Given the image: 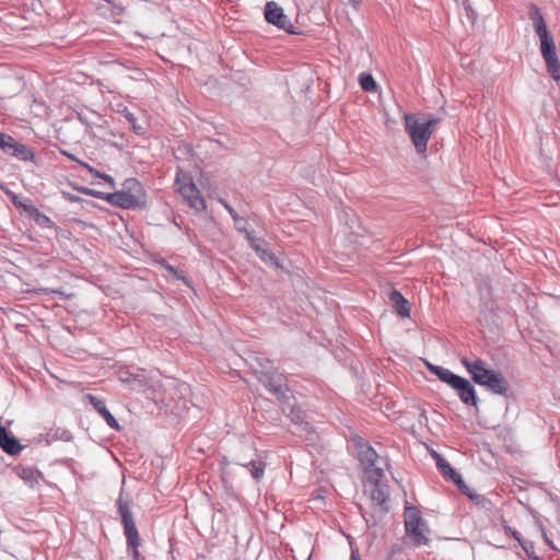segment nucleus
I'll list each match as a JSON object with an SVG mask.
<instances>
[{
  "instance_id": "16",
  "label": "nucleus",
  "mask_w": 560,
  "mask_h": 560,
  "mask_svg": "<svg viewBox=\"0 0 560 560\" xmlns=\"http://www.w3.org/2000/svg\"><path fill=\"white\" fill-rule=\"evenodd\" d=\"M0 447L11 456L18 455L23 450L20 441L2 425H0Z\"/></svg>"
},
{
  "instance_id": "43",
  "label": "nucleus",
  "mask_w": 560,
  "mask_h": 560,
  "mask_svg": "<svg viewBox=\"0 0 560 560\" xmlns=\"http://www.w3.org/2000/svg\"><path fill=\"white\" fill-rule=\"evenodd\" d=\"M62 155L67 156L69 160L73 161V162H77L79 165H80V162H83L82 160H80L79 158H77L74 154L66 151V150H61L60 151Z\"/></svg>"
},
{
  "instance_id": "48",
  "label": "nucleus",
  "mask_w": 560,
  "mask_h": 560,
  "mask_svg": "<svg viewBox=\"0 0 560 560\" xmlns=\"http://www.w3.org/2000/svg\"><path fill=\"white\" fill-rule=\"evenodd\" d=\"M432 456L434 457L435 463H438V458H439V456H442V455H441V454H439L438 452L433 451V452H432Z\"/></svg>"
},
{
  "instance_id": "2",
  "label": "nucleus",
  "mask_w": 560,
  "mask_h": 560,
  "mask_svg": "<svg viewBox=\"0 0 560 560\" xmlns=\"http://www.w3.org/2000/svg\"><path fill=\"white\" fill-rule=\"evenodd\" d=\"M116 505L117 513L124 526L128 553L132 557L133 560H145V558L139 552L141 538L130 511V501L124 498L122 491L116 501Z\"/></svg>"
},
{
  "instance_id": "1",
  "label": "nucleus",
  "mask_w": 560,
  "mask_h": 560,
  "mask_svg": "<svg viewBox=\"0 0 560 560\" xmlns=\"http://www.w3.org/2000/svg\"><path fill=\"white\" fill-rule=\"evenodd\" d=\"M460 363L466 368L476 384L487 387L492 394L508 395L509 383L505 377L500 372L487 369L483 360L470 361L468 358L462 357Z\"/></svg>"
},
{
  "instance_id": "23",
  "label": "nucleus",
  "mask_w": 560,
  "mask_h": 560,
  "mask_svg": "<svg viewBox=\"0 0 560 560\" xmlns=\"http://www.w3.org/2000/svg\"><path fill=\"white\" fill-rule=\"evenodd\" d=\"M244 467L248 469L252 477L255 480H260L264 477L266 464L262 460H250L246 464H242Z\"/></svg>"
},
{
  "instance_id": "10",
  "label": "nucleus",
  "mask_w": 560,
  "mask_h": 560,
  "mask_svg": "<svg viewBox=\"0 0 560 560\" xmlns=\"http://www.w3.org/2000/svg\"><path fill=\"white\" fill-rule=\"evenodd\" d=\"M257 380L272 394L280 402L289 400V388L285 384V376L277 369L271 372H264Z\"/></svg>"
},
{
  "instance_id": "45",
  "label": "nucleus",
  "mask_w": 560,
  "mask_h": 560,
  "mask_svg": "<svg viewBox=\"0 0 560 560\" xmlns=\"http://www.w3.org/2000/svg\"><path fill=\"white\" fill-rule=\"evenodd\" d=\"M350 560H361L360 553L358 550H352L350 555Z\"/></svg>"
},
{
  "instance_id": "15",
  "label": "nucleus",
  "mask_w": 560,
  "mask_h": 560,
  "mask_svg": "<svg viewBox=\"0 0 560 560\" xmlns=\"http://www.w3.org/2000/svg\"><path fill=\"white\" fill-rule=\"evenodd\" d=\"M86 400L90 402V405L100 413L107 425L114 430H120V425L118 421L115 419V417L110 413V411L106 408V405L103 399L98 398L97 396L93 394H88L85 396Z\"/></svg>"
},
{
  "instance_id": "19",
  "label": "nucleus",
  "mask_w": 560,
  "mask_h": 560,
  "mask_svg": "<svg viewBox=\"0 0 560 560\" xmlns=\"http://www.w3.org/2000/svg\"><path fill=\"white\" fill-rule=\"evenodd\" d=\"M16 474L30 487L37 485L38 479L43 477V474L38 469L30 466H19Z\"/></svg>"
},
{
  "instance_id": "25",
  "label": "nucleus",
  "mask_w": 560,
  "mask_h": 560,
  "mask_svg": "<svg viewBox=\"0 0 560 560\" xmlns=\"http://www.w3.org/2000/svg\"><path fill=\"white\" fill-rule=\"evenodd\" d=\"M451 481H453L459 491L466 494L469 499L474 501H479L481 499V495L472 492L471 489L464 482L459 474H457Z\"/></svg>"
},
{
  "instance_id": "28",
  "label": "nucleus",
  "mask_w": 560,
  "mask_h": 560,
  "mask_svg": "<svg viewBox=\"0 0 560 560\" xmlns=\"http://www.w3.org/2000/svg\"><path fill=\"white\" fill-rule=\"evenodd\" d=\"M528 18L532 21L534 27L546 24L540 9L535 3H530L528 7Z\"/></svg>"
},
{
  "instance_id": "27",
  "label": "nucleus",
  "mask_w": 560,
  "mask_h": 560,
  "mask_svg": "<svg viewBox=\"0 0 560 560\" xmlns=\"http://www.w3.org/2000/svg\"><path fill=\"white\" fill-rule=\"evenodd\" d=\"M436 467L444 478L452 480L458 472L453 469L451 464L443 457L439 456Z\"/></svg>"
},
{
  "instance_id": "49",
  "label": "nucleus",
  "mask_w": 560,
  "mask_h": 560,
  "mask_svg": "<svg viewBox=\"0 0 560 560\" xmlns=\"http://www.w3.org/2000/svg\"><path fill=\"white\" fill-rule=\"evenodd\" d=\"M104 1L107 2L110 5H114L113 0H104Z\"/></svg>"
},
{
  "instance_id": "9",
  "label": "nucleus",
  "mask_w": 560,
  "mask_h": 560,
  "mask_svg": "<svg viewBox=\"0 0 560 560\" xmlns=\"http://www.w3.org/2000/svg\"><path fill=\"white\" fill-rule=\"evenodd\" d=\"M405 528L406 534L411 538L416 546H423L429 542V538L423 534L421 527L424 525L419 510L415 506L405 508Z\"/></svg>"
},
{
  "instance_id": "13",
  "label": "nucleus",
  "mask_w": 560,
  "mask_h": 560,
  "mask_svg": "<svg viewBox=\"0 0 560 560\" xmlns=\"http://www.w3.org/2000/svg\"><path fill=\"white\" fill-rule=\"evenodd\" d=\"M282 404L283 412L290 418L291 422L295 424L301 432H313V427L305 420L306 415L303 409H301L295 404H290L289 400H285V402Z\"/></svg>"
},
{
  "instance_id": "21",
  "label": "nucleus",
  "mask_w": 560,
  "mask_h": 560,
  "mask_svg": "<svg viewBox=\"0 0 560 560\" xmlns=\"http://www.w3.org/2000/svg\"><path fill=\"white\" fill-rule=\"evenodd\" d=\"M10 155L15 156L21 161H34L35 159V153L33 150L18 141L15 142Z\"/></svg>"
},
{
  "instance_id": "18",
  "label": "nucleus",
  "mask_w": 560,
  "mask_h": 560,
  "mask_svg": "<svg viewBox=\"0 0 560 560\" xmlns=\"http://www.w3.org/2000/svg\"><path fill=\"white\" fill-rule=\"evenodd\" d=\"M389 300L393 303L395 312L401 317L410 316V304L398 290L389 293Z\"/></svg>"
},
{
  "instance_id": "39",
  "label": "nucleus",
  "mask_w": 560,
  "mask_h": 560,
  "mask_svg": "<svg viewBox=\"0 0 560 560\" xmlns=\"http://www.w3.org/2000/svg\"><path fill=\"white\" fill-rule=\"evenodd\" d=\"M80 166L85 168L92 176H94L96 178H102V176H105V173L100 172L98 170L94 168L86 162H80Z\"/></svg>"
},
{
  "instance_id": "44",
  "label": "nucleus",
  "mask_w": 560,
  "mask_h": 560,
  "mask_svg": "<svg viewBox=\"0 0 560 560\" xmlns=\"http://www.w3.org/2000/svg\"><path fill=\"white\" fill-rule=\"evenodd\" d=\"M428 369L431 373H433L434 375H436V371L438 370H442L443 366H439V365H433V364H428Z\"/></svg>"
},
{
  "instance_id": "33",
  "label": "nucleus",
  "mask_w": 560,
  "mask_h": 560,
  "mask_svg": "<svg viewBox=\"0 0 560 560\" xmlns=\"http://www.w3.org/2000/svg\"><path fill=\"white\" fill-rule=\"evenodd\" d=\"M249 246L255 250L256 254H260V250L264 248L265 241L262 238L255 237L252 232H246L244 234Z\"/></svg>"
},
{
  "instance_id": "14",
  "label": "nucleus",
  "mask_w": 560,
  "mask_h": 560,
  "mask_svg": "<svg viewBox=\"0 0 560 560\" xmlns=\"http://www.w3.org/2000/svg\"><path fill=\"white\" fill-rule=\"evenodd\" d=\"M357 457L361 466L371 475V471L375 469V463L378 458L376 451L366 442H359L357 445Z\"/></svg>"
},
{
  "instance_id": "17",
  "label": "nucleus",
  "mask_w": 560,
  "mask_h": 560,
  "mask_svg": "<svg viewBox=\"0 0 560 560\" xmlns=\"http://www.w3.org/2000/svg\"><path fill=\"white\" fill-rule=\"evenodd\" d=\"M463 404L477 407L478 397L474 385L463 377L454 388Z\"/></svg>"
},
{
  "instance_id": "35",
  "label": "nucleus",
  "mask_w": 560,
  "mask_h": 560,
  "mask_svg": "<svg viewBox=\"0 0 560 560\" xmlns=\"http://www.w3.org/2000/svg\"><path fill=\"white\" fill-rule=\"evenodd\" d=\"M162 266L168 271L171 276H173L177 280H183L184 282H187V278L184 275L183 271L178 270L176 267L170 265L165 260L162 261Z\"/></svg>"
},
{
  "instance_id": "31",
  "label": "nucleus",
  "mask_w": 560,
  "mask_h": 560,
  "mask_svg": "<svg viewBox=\"0 0 560 560\" xmlns=\"http://www.w3.org/2000/svg\"><path fill=\"white\" fill-rule=\"evenodd\" d=\"M15 142L16 141L12 136L0 131V149L4 153L10 155Z\"/></svg>"
},
{
  "instance_id": "29",
  "label": "nucleus",
  "mask_w": 560,
  "mask_h": 560,
  "mask_svg": "<svg viewBox=\"0 0 560 560\" xmlns=\"http://www.w3.org/2000/svg\"><path fill=\"white\" fill-rule=\"evenodd\" d=\"M359 83L361 88L366 92H374L377 89V84L372 74L362 72L359 75Z\"/></svg>"
},
{
  "instance_id": "5",
  "label": "nucleus",
  "mask_w": 560,
  "mask_h": 560,
  "mask_svg": "<svg viewBox=\"0 0 560 560\" xmlns=\"http://www.w3.org/2000/svg\"><path fill=\"white\" fill-rule=\"evenodd\" d=\"M534 30L540 39V52L546 62L547 71L556 82L560 83V60L557 55L553 37L546 24L538 25Z\"/></svg>"
},
{
  "instance_id": "4",
  "label": "nucleus",
  "mask_w": 560,
  "mask_h": 560,
  "mask_svg": "<svg viewBox=\"0 0 560 560\" xmlns=\"http://www.w3.org/2000/svg\"><path fill=\"white\" fill-rule=\"evenodd\" d=\"M127 190L106 195V200L115 207L124 209L141 208L145 205V194L142 185L136 178H128L124 183Z\"/></svg>"
},
{
  "instance_id": "40",
  "label": "nucleus",
  "mask_w": 560,
  "mask_h": 560,
  "mask_svg": "<svg viewBox=\"0 0 560 560\" xmlns=\"http://www.w3.org/2000/svg\"><path fill=\"white\" fill-rule=\"evenodd\" d=\"M503 529L506 534H510L511 536H513L520 545H521V541H525L524 539H522L521 534L517 530L513 529L511 526L504 524Z\"/></svg>"
},
{
  "instance_id": "41",
  "label": "nucleus",
  "mask_w": 560,
  "mask_h": 560,
  "mask_svg": "<svg viewBox=\"0 0 560 560\" xmlns=\"http://www.w3.org/2000/svg\"><path fill=\"white\" fill-rule=\"evenodd\" d=\"M264 261H268V260H275L276 259V256L272 252H270L269 249H266V248H262L260 250V254H257Z\"/></svg>"
},
{
  "instance_id": "26",
  "label": "nucleus",
  "mask_w": 560,
  "mask_h": 560,
  "mask_svg": "<svg viewBox=\"0 0 560 560\" xmlns=\"http://www.w3.org/2000/svg\"><path fill=\"white\" fill-rule=\"evenodd\" d=\"M26 213L31 218H33L39 225L52 226L54 224L50 218L42 213L35 206L28 207V209H26Z\"/></svg>"
},
{
  "instance_id": "30",
  "label": "nucleus",
  "mask_w": 560,
  "mask_h": 560,
  "mask_svg": "<svg viewBox=\"0 0 560 560\" xmlns=\"http://www.w3.org/2000/svg\"><path fill=\"white\" fill-rule=\"evenodd\" d=\"M71 439V433L63 429H56V430H49V432L46 433V442L51 443L52 441L57 440H63L69 441Z\"/></svg>"
},
{
  "instance_id": "20",
  "label": "nucleus",
  "mask_w": 560,
  "mask_h": 560,
  "mask_svg": "<svg viewBox=\"0 0 560 560\" xmlns=\"http://www.w3.org/2000/svg\"><path fill=\"white\" fill-rule=\"evenodd\" d=\"M252 369L256 376H262L264 372L275 371L272 362L265 357H254L252 360Z\"/></svg>"
},
{
  "instance_id": "46",
  "label": "nucleus",
  "mask_w": 560,
  "mask_h": 560,
  "mask_svg": "<svg viewBox=\"0 0 560 560\" xmlns=\"http://www.w3.org/2000/svg\"><path fill=\"white\" fill-rule=\"evenodd\" d=\"M102 179L105 180L106 183H108L109 185L114 186L115 182H114V178L107 174H105V176H102Z\"/></svg>"
},
{
  "instance_id": "11",
  "label": "nucleus",
  "mask_w": 560,
  "mask_h": 560,
  "mask_svg": "<svg viewBox=\"0 0 560 560\" xmlns=\"http://www.w3.org/2000/svg\"><path fill=\"white\" fill-rule=\"evenodd\" d=\"M265 19L268 23L285 31L289 34H296L293 24L283 9L275 1H269L265 5Z\"/></svg>"
},
{
  "instance_id": "24",
  "label": "nucleus",
  "mask_w": 560,
  "mask_h": 560,
  "mask_svg": "<svg viewBox=\"0 0 560 560\" xmlns=\"http://www.w3.org/2000/svg\"><path fill=\"white\" fill-rule=\"evenodd\" d=\"M436 376L440 381L448 384L452 388L458 384V382L463 378L462 376L453 373L448 369L443 368L442 370L436 371Z\"/></svg>"
},
{
  "instance_id": "3",
  "label": "nucleus",
  "mask_w": 560,
  "mask_h": 560,
  "mask_svg": "<svg viewBox=\"0 0 560 560\" xmlns=\"http://www.w3.org/2000/svg\"><path fill=\"white\" fill-rule=\"evenodd\" d=\"M404 118L406 131L410 137L416 151L420 154L424 153L428 149V142L432 136V128L440 122V118L430 117L428 119H420L412 114H405Z\"/></svg>"
},
{
  "instance_id": "8",
  "label": "nucleus",
  "mask_w": 560,
  "mask_h": 560,
  "mask_svg": "<svg viewBox=\"0 0 560 560\" xmlns=\"http://www.w3.org/2000/svg\"><path fill=\"white\" fill-rule=\"evenodd\" d=\"M176 185L178 186V192L190 208L196 211H203L206 209V201L189 175L178 171L176 174Z\"/></svg>"
},
{
  "instance_id": "47",
  "label": "nucleus",
  "mask_w": 560,
  "mask_h": 560,
  "mask_svg": "<svg viewBox=\"0 0 560 560\" xmlns=\"http://www.w3.org/2000/svg\"><path fill=\"white\" fill-rule=\"evenodd\" d=\"M353 8H358L361 3V0H347Z\"/></svg>"
},
{
  "instance_id": "7",
  "label": "nucleus",
  "mask_w": 560,
  "mask_h": 560,
  "mask_svg": "<svg viewBox=\"0 0 560 560\" xmlns=\"http://www.w3.org/2000/svg\"><path fill=\"white\" fill-rule=\"evenodd\" d=\"M384 477V471L382 468H375L369 475V482L372 485L370 491V500L372 502L373 509H375L380 514H386L389 511V492L388 487L386 485L381 483V479Z\"/></svg>"
},
{
  "instance_id": "42",
  "label": "nucleus",
  "mask_w": 560,
  "mask_h": 560,
  "mask_svg": "<svg viewBox=\"0 0 560 560\" xmlns=\"http://www.w3.org/2000/svg\"><path fill=\"white\" fill-rule=\"evenodd\" d=\"M464 5H465V10H466V13H467V16L469 20H471L472 22L475 21L476 19V13L475 11L471 9V7L469 5L468 1H465L464 2Z\"/></svg>"
},
{
  "instance_id": "34",
  "label": "nucleus",
  "mask_w": 560,
  "mask_h": 560,
  "mask_svg": "<svg viewBox=\"0 0 560 560\" xmlns=\"http://www.w3.org/2000/svg\"><path fill=\"white\" fill-rule=\"evenodd\" d=\"M521 547L525 551L528 560H544L540 557H538L535 552V546L534 542L530 540L527 541H521Z\"/></svg>"
},
{
  "instance_id": "12",
  "label": "nucleus",
  "mask_w": 560,
  "mask_h": 560,
  "mask_svg": "<svg viewBox=\"0 0 560 560\" xmlns=\"http://www.w3.org/2000/svg\"><path fill=\"white\" fill-rule=\"evenodd\" d=\"M118 380L138 392H143L149 387V378L143 369H137L133 372L129 368H121L118 371Z\"/></svg>"
},
{
  "instance_id": "38",
  "label": "nucleus",
  "mask_w": 560,
  "mask_h": 560,
  "mask_svg": "<svg viewBox=\"0 0 560 560\" xmlns=\"http://www.w3.org/2000/svg\"><path fill=\"white\" fill-rule=\"evenodd\" d=\"M537 524L539 526V529H540V533H541V536L546 542V545L551 548L552 550H557L556 546L553 545L552 540L548 537L547 535V532H546V528L545 526L542 525L541 522L537 521Z\"/></svg>"
},
{
  "instance_id": "36",
  "label": "nucleus",
  "mask_w": 560,
  "mask_h": 560,
  "mask_svg": "<svg viewBox=\"0 0 560 560\" xmlns=\"http://www.w3.org/2000/svg\"><path fill=\"white\" fill-rule=\"evenodd\" d=\"M124 116L127 119V121L131 125L133 131L137 135L143 133V128L137 124V118L135 117V115L131 112L126 110Z\"/></svg>"
},
{
  "instance_id": "6",
  "label": "nucleus",
  "mask_w": 560,
  "mask_h": 560,
  "mask_svg": "<svg viewBox=\"0 0 560 560\" xmlns=\"http://www.w3.org/2000/svg\"><path fill=\"white\" fill-rule=\"evenodd\" d=\"M534 30L540 39V52L546 62L547 71L556 82L560 83V60L557 55L553 37L546 24L538 25Z\"/></svg>"
},
{
  "instance_id": "32",
  "label": "nucleus",
  "mask_w": 560,
  "mask_h": 560,
  "mask_svg": "<svg viewBox=\"0 0 560 560\" xmlns=\"http://www.w3.org/2000/svg\"><path fill=\"white\" fill-rule=\"evenodd\" d=\"M5 195L10 198L11 202L16 207V208H21L23 209L25 212H26V209H28V207H33V205H31L28 202V200L26 199H22L20 196H18L15 192L11 191V190H5L4 191Z\"/></svg>"
},
{
  "instance_id": "37",
  "label": "nucleus",
  "mask_w": 560,
  "mask_h": 560,
  "mask_svg": "<svg viewBox=\"0 0 560 560\" xmlns=\"http://www.w3.org/2000/svg\"><path fill=\"white\" fill-rule=\"evenodd\" d=\"M78 190L86 196L96 197V198L106 200L107 194H105V192L97 191V190L86 188V187H80V188H78Z\"/></svg>"
},
{
  "instance_id": "22",
  "label": "nucleus",
  "mask_w": 560,
  "mask_h": 560,
  "mask_svg": "<svg viewBox=\"0 0 560 560\" xmlns=\"http://www.w3.org/2000/svg\"><path fill=\"white\" fill-rule=\"evenodd\" d=\"M220 202L224 206V208L228 210V212L234 220L236 230L243 234H246V232H249L246 228V224H247L246 220L244 218L240 217L238 213L235 211V209L231 205H229L226 201L220 200Z\"/></svg>"
}]
</instances>
